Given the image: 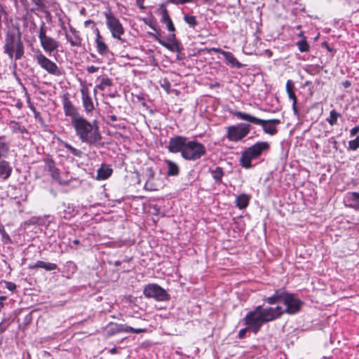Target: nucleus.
<instances>
[{"mask_svg":"<svg viewBox=\"0 0 359 359\" xmlns=\"http://www.w3.org/2000/svg\"><path fill=\"white\" fill-rule=\"evenodd\" d=\"M76 136L82 142L90 147L102 146V135L99 130L96 121L90 122L81 116L71 123Z\"/></svg>","mask_w":359,"mask_h":359,"instance_id":"obj_1","label":"nucleus"},{"mask_svg":"<svg viewBox=\"0 0 359 359\" xmlns=\"http://www.w3.org/2000/svg\"><path fill=\"white\" fill-rule=\"evenodd\" d=\"M4 53L8 58L19 60L24 56L25 46L18 29H9L5 34L3 46Z\"/></svg>","mask_w":359,"mask_h":359,"instance_id":"obj_2","label":"nucleus"},{"mask_svg":"<svg viewBox=\"0 0 359 359\" xmlns=\"http://www.w3.org/2000/svg\"><path fill=\"white\" fill-rule=\"evenodd\" d=\"M226 111L236 116L238 119L248 121L252 124L261 126L265 133L271 135H275L277 133L276 125L280 123V121L279 119L273 118L264 120L255 117L250 114L236 111L229 107H226Z\"/></svg>","mask_w":359,"mask_h":359,"instance_id":"obj_3","label":"nucleus"},{"mask_svg":"<svg viewBox=\"0 0 359 359\" xmlns=\"http://www.w3.org/2000/svg\"><path fill=\"white\" fill-rule=\"evenodd\" d=\"M243 325L248 326L252 332L257 334L262 327L269 320L265 313L264 307L261 305L255 306L252 310L249 311L245 316L241 320Z\"/></svg>","mask_w":359,"mask_h":359,"instance_id":"obj_4","label":"nucleus"},{"mask_svg":"<svg viewBox=\"0 0 359 359\" xmlns=\"http://www.w3.org/2000/svg\"><path fill=\"white\" fill-rule=\"evenodd\" d=\"M270 145L267 142H257L246 148L241 154L240 165L245 169L252 168V160L259 158L264 152L269 151Z\"/></svg>","mask_w":359,"mask_h":359,"instance_id":"obj_5","label":"nucleus"},{"mask_svg":"<svg viewBox=\"0 0 359 359\" xmlns=\"http://www.w3.org/2000/svg\"><path fill=\"white\" fill-rule=\"evenodd\" d=\"M207 152L204 144L196 140H189L182 151V158L187 161L200 159Z\"/></svg>","mask_w":359,"mask_h":359,"instance_id":"obj_6","label":"nucleus"},{"mask_svg":"<svg viewBox=\"0 0 359 359\" xmlns=\"http://www.w3.org/2000/svg\"><path fill=\"white\" fill-rule=\"evenodd\" d=\"M106 19V25L110 31L111 36L121 41H124L121 39V36L124 34V28L119 21V20L114 15V14L109 10L104 13Z\"/></svg>","mask_w":359,"mask_h":359,"instance_id":"obj_7","label":"nucleus"},{"mask_svg":"<svg viewBox=\"0 0 359 359\" xmlns=\"http://www.w3.org/2000/svg\"><path fill=\"white\" fill-rule=\"evenodd\" d=\"M33 52V58L36 60L37 64L42 69L55 76H60L62 74L61 70L57 65L43 55L41 50L36 49Z\"/></svg>","mask_w":359,"mask_h":359,"instance_id":"obj_8","label":"nucleus"},{"mask_svg":"<svg viewBox=\"0 0 359 359\" xmlns=\"http://www.w3.org/2000/svg\"><path fill=\"white\" fill-rule=\"evenodd\" d=\"M91 25V29L95 34V46L98 54L102 56H107L109 54L112 55L111 51L109 50L108 45L105 43L104 38L101 35L98 27L94 21L87 20L84 22V27H87Z\"/></svg>","mask_w":359,"mask_h":359,"instance_id":"obj_9","label":"nucleus"},{"mask_svg":"<svg viewBox=\"0 0 359 359\" xmlns=\"http://www.w3.org/2000/svg\"><path fill=\"white\" fill-rule=\"evenodd\" d=\"M250 123H239L227 128L226 137L231 142H238L245 137L251 130Z\"/></svg>","mask_w":359,"mask_h":359,"instance_id":"obj_10","label":"nucleus"},{"mask_svg":"<svg viewBox=\"0 0 359 359\" xmlns=\"http://www.w3.org/2000/svg\"><path fill=\"white\" fill-rule=\"evenodd\" d=\"M143 294L145 297L153 298L158 302H166L170 299L168 292L156 283H149L144 285Z\"/></svg>","mask_w":359,"mask_h":359,"instance_id":"obj_11","label":"nucleus"},{"mask_svg":"<svg viewBox=\"0 0 359 359\" xmlns=\"http://www.w3.org/2000/svg\"><path fill=\"white\" fill-rule=\"evenodd\" d=\"M145 331L146 329L134 328L126 324H119L114 322L109 323L104 327V334L107 337H111L121 332L140 334Z\"/></svg>","mask_w":359,"mask_h":359,"instance_id":"obj_12","label":"nucleus"},{"mask_svg":"<svg viewBox=\"0 0 359 359\" xmlns=\"http://www.w3.org/2000/svg\"><path fill=\"white\" fill-rule=\"evenodd\" d=\"M46 24L43 21L41 22L40 31L39 33V38L40 40L41 46L43 49L51 55V53L56 50L59 47V42L50 36H48L45 32Z\"/></svg>","mask_w":359,"mask_h":359,"instance_id":"obj_13","label":"nucleus"},{"mask_svg":"<svg viewBox=\"0 0 359 359\" xmlns=\"http://www.w3.org/2000/svg\"><path fill=\"white\" fill-rule=\"evenodd\" d=\"M283 304L285 306L284 311L286 314L295 315L302 310V306L304 305V302L297 298L295 294L288 292L285 298L283 299Z\"/></svg>","mask_w":359,"mask_h":359,"instance_id":"obj_14","label":"nucleus"},{"mask_svg":"<svg viewBox=\"0 0 359 359\" xmlns=\"http://www.w3.org/2000/svg\"><path fill=\"white\" fill-rule=\"evenodd\" d=\"M189 139L187 137L175 135L170 138L168 144L166 146L168 151L170 153L180 152L182 157V151L187 146Z\"/></svg>","mask_w":359,"mask_h":359,"instance_id":"obj_15","label":"nucleus"},{"mask_svg":"<svg viewBox=\"0 0 359 359\" xmlns=\"http://www.w3.org/2000/svg\"><path fill=\"white\" fill-rule=\"evenodd\" d=\"M207 51L210 53V51H213L215 53H219L224 57L225 60V63L231 67V68L241 69L244 67V65L241 63L234 56V55L229 51H225L222 50L219 48H211L210 49H207Z\"/></svg>","mask_w":359,"mask_h":359,"instance_id":"obj_16","label":"nucleus"},{"mask_svg":"<svg viewBox=\"0 0 359 359\" xmlns=\"http://www.w3.org/2000/svg\"><path fill=\"white\" fill-rule=\"evenodd\" d=\"M62 105L65 115L71 118V123L81 116L78 109L72 104L67 96L63 97Z\"/></svg>","mask_w":359,"mask_h":359,"instance_id":"obj_17","label":"nucleus"},{"mask_svg":"<svg viewBox=\"0 0 359 359\" xmlns=\"http://www.w3.org/2000/svg\"><path fill=\"white\" fill-rule=\"evenodd\" d=\"M288 292L285 287H280L275 290L272 295L264 298L263 300L269 305H274L279 302L283 304V299Z\"/></svg>","mask_w":359,"mask_h":359,"instance_id":"obj_18","label":"nucleus"},{"mask_svg":"<svg viewBox=\"0 0 359 359\" xmlns=\"http://www.w3.org/2000/svg\"><path fill=\"white\" fill-rule=\"evenodd\" d=\"M264 309L269 322L279 319L283 314L285 313L284 309H283V307L279 305H277L275 307H264Z\"/></svg>","mask_w":359,"mask_h":359,"instance_id":"obj_19","label":"nucleus"},{"mask_svg":"<svg viewBox=\"0 0 359 359\" xmlns=\"http://www.w3.org/2000/svg\"><path fill=\"white\" fill-rule=\"evenodd\" d=\"M82 104L85 111L87 114L91 113L94 110V104L92 98L90 96L88 89L83 88L81 90Z\"/></svg>","mask_w":359,"mask_h":359,"instance_id":"obj_20","label":"nucleus"},{"mask_svg":"<svg viewBox=\"0 0 359 359\" xmlns=\"http://www.w3.org/2000/svg\"><path fill=\"white\" fill-rule=\"evenodd\" d=\"M69 31L72 33V35L66 33V39L70 43L72 46L81 47L82 44V39L79 35V31L73 27H70Z\"/></svg>","mask_w":359,"mask_h":359,"instance_id":"obj_21","label":"nucleus"},{"mask_svg":"<svg viewBox=\"0 0 359 359\" xmlns=\"http://www.w3.org/2000/svg\"><path fill=\"white\" fill-rule=\"evenodd\" d=\"M62 210L58 212L59 216L65 219H70L75 215V208L72 204L62 203Z\"/></svg>","mask_w":359,"mask_h":359,"instance_id":"obj_22","label":"nucleus"},{"mask_svg":"<svg viewBox=\"0 0 359 359\" xmlns=\"http://www.w3.org/2000/svg\"><path fill=\"white\" fill-rule=\"evenodd\" d=\"M38 268L43 269L47 271H51L57 269V265L55 263L46 262L41 260H38L36 263L28 265L29 269L33 270Z\"/></svg>","mask_w":359,"mask_h":359,"instance_id":"obj_23","label":"nucleus"},{"mask_svg":"<svg viewBox=\"0 0 359 359\" xmlns=\"http://www.w3.org/2000/svg\"><path fill=\"white\" fill-rule=\"evenodd\" d=\"M44 163L51 177L57 180L60 177V170L56 167L55 163L52 158L48 157L44 159Z\"/></svg>","mask_w":359,"mask_h":359,"instance_id":"obj_24","label":"nucleus"},{"mask_svg":"<svg viewBox=\"0 0 359 359\" xmlns=\"http://www.w3.org/2000/svg\"><path fill=\"white\" fill-rule=\"evenodd\" d=\"M13 168L9 162L6 160H0V179L6 180L12 173Z\"/></svg>","mask_w":359,"mask_h":359,"instance_id":"obj_25","label":"nucleus"},{"mask_svg":"<svg viewBox=\"0 0 359 359\" xmlns=\"http://www.w3.org/2000/svg\"><path fill=\"white\" fill-rule=\"evenodd\" d=\"M161 22L166 25V28L170 32H175V27L169 15L168 11L165 8L161 9Z\"/></svg>","mask_w":359,"mask_h":359,"instance_id":"obj_26","label":"nucleus"},{"mask_svg":"<svg viewBox=\"0 0 359 359\" xmlns=\"http://www.w3.org/2000/svg\"><path fill=\"white\" fill-rule=\"evenodd\" d=\"M209 172L216 184L220 185L223 183L222 178L224 175V172L222 167L217 166L215 168H210Z\"/></svg>","mask_w":359,"mask_h":359,"instance_id":"obj_27","label":"nucleus"},{"mask_svg":"<svg viewBox=\"0 0 359 359\" xmlns=\"http://www.w3.org/2000/svg\"><path fill=\"white\" fill-rule=\"evenodd\" d=\"M112 168L108 165L102 164V166L97 170L96 180H105L112 175Z\"/></svg>","mask_w":359,"mask_h":359,"instance_id":"obj_28","label":"nucleus"},{"mask_svg":"<svg viewBox=\"0 0 359 359\" xmlns=\"http://www.w3.org/2000/svg\"><path fill=\"white\" fill-rule=\"evenodd\" d=\"M346 201L349 203L348 207L359 210V192L353 191L348 193Z\"/></svg>","mask_w":359,"mask_h":359,"instance_id":"obj_29","label":"nucleus"},{"mask_svg":"<svg viewBox=\"0 0 359 359\" xmlns=\"http://www.w3.org/2000/svg\"><path fill=\"white\" fill-rule=\"evenodd\" d=\"M250 196L247 194H241L236 198V205L240 210L246 208L250 203Z\"/></svg>","mask_w":359,"mask_h":359,"instance_id":"obj_30","label":"nucleus"},{"mask_svg":"<svg viewBox=\"0 0 359 359\" xmlns=\"http://www.w3.org/2000/svg\"><path fill=\"white\" fill-rule=\"evenodd\" d=\"M50 218L51 217L50 215H47L44 217H32L29 221L26 222V224H36L47 228L49 226L51 222Z\"/></svg>","mask_w":359,"mask_h":359,"instance_id":"obj_31","label":"nucleus"},{"mask_svg":"<svg viewBox=\"0 0 359 359\" xmlns=\"http://www.w3.org/2000/svg\"><path fill=\"white\" fill-rule=\"evenodd\" d=\"M168 166L167 177H176L180 173V168L177 164L170 160H165Z\"/></svg>","mask_w":359,"mask_h":359,"instance_id":"obj_32","label":"nucleus"},{"mask_svg":"<svg viewBox=\"0 0 359 359\" xmlns=\"http://www.w3.org/2000/svg\"><path fill=\"white\" fill-rule=\"evenodd\" d=\"M145 175L147 177V182L144 184V188L147 190L149 191L156 190V189L153 187V184L151 182L154 180L155 176V172L153 170L152 168L149 167L146 168Z\"/></svg>","mask_w":359,"mask_h":359,"instance_id":"obj_33","label":"nucleus"},{"mask_svg":"<svg viewBox=\"0 0 359 359\" xmlns=\"http://www.w3.org/2000/svg\"><path fill=\"white\" fill-rule=\"evenodd\" d=\"M9 127L13 133L25 134L28 133L27 129L22 126L20 122L15 121H11Z\"/></svg>","mask_w":359,"mask_h":359,"instance_id":"obj_34","label":"nucleus"},{"mask_svg":"<svg viewBox=\"0 0 359 359\" xmlns=\"http://www.w3.org/2000/svg\"><path fill=\"white\" fill-rule=\"evenodd\" d=\"M60 145H62V147L66 148L67 149V151L71 154H72L74 156H76V157H78V158H81L82 157L83 151L81 150H80V149H78L74 147L73 146H72L68 142H67L65 141H61L60 142Z\"/></svg>","mask_w":359,"mask_h":359,"instance_id":"obj_35","label":"nucleus"},{"mask_svg":"<svg viewBox=\"0 0 359 359\" xmlns=\"http://www.w3.org/2000/svg\"><path fill=\"white\" fill-rule=\"evenodd\" d=\"M113 83L111 79H110L107 76H103L100 79V83L95 86L94 89V92H96V89H99L100 90H104L107 87H109L112 86Z\"/></svg>","mask_w":359,"mask_h":359,"instance_id":"obj_36","label":"nucleus"},{"mask_svg":"<svg viewBox=\"0 0 359 359\" xmlns=\"http://www.w3.org/2000/svg\"><path fill=\"white\" fill-rule=\"evenodd\" d=\"M163 47L172 52L180 53L184 50V47L180 41H175L172 43H168L166 41L165 44H163Z\"/></svg>","mask_w":359,"mask_h":359,"instance_id":"obj_37","label":"nucleus"},{"mask_svg":"<svg viewBox=\"0 0 359 359\" xmlns=\"http://www.w3.org/2000/svg\"><path fill=\"white\" fill-rule=\"evenodd\" d=\"M9 151V146L4 141V137L0 136V159L1 158H6Z\"/></svg>","mask_w":359,"mask_h":359,"instance_id":"obj_38","label":"nucleus"},{"mask_svg":"<svg viewBox=\"0 0 359 359\" xmlns=\"http://www.w3.org/2000/svg\"><path fill=\"white\" fill-rule=\"evenodd\" d=\"M294 90V82L292 80H288L286 83V91L288 95V97L292 101H294V100H297Z\"/></svg>","mask_w":359,"mask_h":359,"instance_id":"obj_39","label":"nucleus"},{"mask_svg":"<svg viewBox=\"0 0 359 359\" xmlns=\"http://www.w3.org/2000/svg\"><path fill=\"white\" fill-rule=\"evenodd\" d=\"M296 46L301 53L309 52L310 50V45L308 43L306 37H304L301 40L297 41Z\"/></svg>","mask_w":359,"mask_h":359,"instance_id":"obj_40","label":"nucleus"},{"mask_svg":"<svg viewBox=\"0 0 359 359\" xmlns=\"http://www.w3.org/2000/svg\"><path fill=\"white\" fill-rule=\"evenodd\" d=\"M184 20L189 26V27L192 29H195V27L198 25V22L196 20V18L194 15L184 14Z\"/></svg>","mask_w":359,"mask_h":359,"instance_id":"obj_41","label":"nucleus"},{"mask_svg":"<svg viewBox=\"0 0 359 359\" xmlns=\"http://www.w3.org/2000/svg\"><path fill=\"white\" fill-rule=\"evenodd\" d=\"M341 116V114L338 113L336 110L332 109L330 112V116L327 118V121L332 126H334L337 123V119Z\"/></svg>","mask_w":359,"mask_h":359,"instance_id":"obj_42","label":"nucleus"},{"mask_svg":"<svg viewBox=\"0 0 359 359\" xmlns=\"http://www.w3.org/2000/svg\"><path fill=\"white\" fill-rule=\"evenodd\" d=\"M0 234L1 236V241L4 244H12L13 241L11 238L10 236L6 233L4 227L1 226L0 227Z\"/></svg>","mask_w":359,"mask_h":359,"instance_id":"obj_43","label":"nucleus"},{"mask_svg":"<svg viewBox=\"0 0 359 359\" xmlns=\"http://www.w3.org/2000/svg\"><path fill=\"white\" fill-rule=\"evenodd\" d=\"M359 148V135L352 140L348 142V149L355 151Z\"/></svg>","mask_w":359,"mask_h":359,"instance_id":"obj_44","label":"nucleus"},{"mask_svg":"<svg viewBox=\"0 0 359 359\" xmlns=\"http://www.w3.org/2000/svg\"><path fill=\"white\" fill-rule=\"evenodd\" d=\"M192 1V0H166L164 4H162L161 5V9L165 8V6L168 4H184L186 3H189Z\"/></svg>","mask_w":359,"mask_h":359,"instance_id":"obj_45","label":"nucleus"},{"mask_svg":"<svg viewBox=\"0 0 359 359\" xmlns=\"http://www.w3.org/2000/svg\"><path fill=\"white\" fill-rule=\"evenodd\" d=\"M12 321L8 318H4L1 323H0V334L4 333L7 328L9 327V325L11 324Z\"/></svg>","mask_w":359,"mask_h":359,"instance_id":"obj_46","label":"nucleus"},{"mask_svg":"<svg viewBox=\"0 0 359 359\" xmlns=\"http://www.w3.org/2000/svg\"><path fill=\"white\" fill-rule=\"evenodd\" d=\"M150 35L154 39L155 41H156L162 46H163V44H165L166 41L162 38V36L159 32H156V33L155 34L150 33Z\"/></svg>","mask_w":359,"mask_h":359,"instance_id":"obj_47","label":"nucleus"},{"mask_svg":"<svg viewBox=\"0 0 359 359\" xmlns=\"http://www.w3.org/2000/svg\"><path fill=\"white\" fill-rule=\"evenodd\" d=\"M160 86L162 88H163L167 92H169L171 88V83L169 80L166 78L160 81Z\"/></svg>","mask_w":359,"mask_h":359,"instance_id":"obj_48","label":"nucleus"},{"mask_svg":"<svg viewBox=\"0 0 359 359\" xmlns=\"http://www.w3.org/2000/svg\"><path fill=\"white\" fill-rule=\"evenodd\" d=\"M5 287L8 289V290L11 291L12 292H15L16 290V285L10 281H6L4 280Z\"/></svg>","mask_w":359,"mask_h":359,"instance_id":"obj_49","label":"nucleus"},{"mask_svg":"<svg viewBox=\"0 0 359 359\" xmlns=\"http://www.w3.org/2000/svg\"><path fill=\"white\" fill-rule=\"evenodd\" d=\"M250 330V328L248 326H246L245 327L241 329L237 335V338L239 339H243L245 337L247 332Z\"/></svg>","mask_w":359,"mask_h":359,"instance_id":"obj_50","label":"nucleus"},{"mask_svg":"<svg viewBox=\"0 0 359 359\" xmlns=\"http://www.w3.org/2000/svg\"><path fill=\"white\" fill-rule=\"evenodd\" d=\"M36 6L37 10H41L46 7L44 0H31Z\"/></svg>","mask_w":359,"mask_h":359,"instance_id":"obj_51","label":"nucleus"},{"mask_svg":"<svg viewBox=\"0 0 359 359\" xmlns=\"http://www.w3.org/2000/svg\"><path fill=\"white\" fill-rule=\"evenodd\" d=\"M80 244V241L79 239L72 240L70 238H69V245L71 248L76 249L77 246Z\"/></svg>","mask_w":359,"mask_h":359,"instance_id":"obj_52","label":"nucleus"},{"mask_svg":"<svg viewBox=\"0 0 359 359\" xmlns=\"http://www.w3.org/2000/svg\"><path fill=\"white\" fill-rule=\"evenodd\" d=\"M165 41L168 43H172L175 41H177L178 40L176 38V34H175V32H170V34L168 36Z\"/></svg>","mask_w":359,"mask_h":359,"instance_id":"obj_53","label":"nucleus"},{"mask_svg":"<svg viewBox=\"0 0 359 359\" xmlns=\"http://www.w3.org/2000/svg\"><path fill=\"white\" fill-rule=\"evenodd\" d=\"M67 266H68L72 271V273L75 272L77 269L76 265L72 261L67 262Z\"/></svg>","mask_w":359,"mask_h":359,"instance_id":"obj_54","label":"nucleus"},{"mask_svg":"<svg viewBox=\"0 0 359 359\" xmlns=\"http://www.w3.org/2000/svg\"><path fill=\"white\" fill-rule=\"evenodd\" d=\"M297 100H294V101H292V110H293L294 116H296L297 117H299V111H298V109L297 107Z\"/></svg>","mask_w":359,"mask_h":359,"instance_id":"obj_55","label":"nucleus"},{"mask_svg":"<svg viewBox=\"0 0 359 359\" xmlns=\"http://www.w3.org/2000/svg\"><path fill=\"white\" fill-rule=\"evenodd\" d=\"M359 133V124L353 127L350 130V135L355 136Z\"/></svg>","mask_w":359,"mask_h":359,"instance_id":"obj_56","label":"nucleus"},{"mask_svg":"<svg viewBox=\"0 0 359 359\" xmlns=\"http://www.w3.org/2000/svg\"><path fill=\"white\" fill-rule=\"evenodd\" d=\"M98 69H99L98 67H95V66H93V65L89 66L87 68V71L90 74H93V73L97 72Z\"/></svg>","mask_w":359,"mask_h":359,"instance_id":"obj_57","label":"nucleus"},{"mask_svg":"<svg viewBox=\"0 0 359 359\" xmlns=\"http://www.w3.org/2000/svg\"><path fill=\"white\" fill-rule=\"evenodd\" d=\"M329 142L330 143L332 144L333 145V148L335 149V150H337L338 149V142L337 141L334 139V137H331L329 139Z\"/></svg>","mask_w":359,"mask_h":359,"instance_id":"obj_58","label":"nucleus"},{"mask_svg":"<svg viewBox=\"0 0 359 359\" xmlns=\"http://www.w3.org/2000/svg\"><path fill=\"white\" fill-rule=\"evenodd\" d=\"M322 46L324 47V48H326V49L329 51V52H333V51H335V50L330 47V46L329 45V43L326 41H324L323 43H322Z\"/></svg>","mask_w":359,"mask_h":359,"instance_id":"obj_59","label":"nucleus"},{"mask_svg":"<svg viewBox=\"0 0 359 359\" xmlns=\"http://www.w3.org/2000/svg\"><path fill=\"white\" fill-rule=\"evenodd\" d=\"M341 85L344 88H348L351 86V81L346 80L341 83Z\"/></svg>","mask_w":359,"mask_h":359,"instance_id":"obj_60","label":"nucleus"},{"mask_svg":"<svg viewBox=\"0 0 359 359\" xmlns=\"http://www.w3.org/2000/svg\"><path fill=\"white\" fill-rule=\"evenodd\" d=\"M143 2H144V0H137L136 1L137 6L138 7H140V8H144V7L143 6Z\"/></svg>","mask_w":359,"mask_h":359,"instance_id":"obj_61","label":"nucleus"},{"mask_svg":"<svg viewBox=\"0 0 359 359\" xmlns=\"http://www.w3.org/2000/svg\"><path fill=\"white\" fill-rule=\"evenodd\" d=\"M176 58H177L178 60H182L183 58H185V55L182 52L177 53Z\"/></svg>","mask_w":359,"mask_h":359,"instance_id":"obj_62","label":"nucleus"},{"mask_svg":"<svg viewBox=\"0 0 359 359\" xmlns=\"http://www.w3.org/2000/svg\"><path fill=\"white\" fill-rule=\"evenodd\" d=\"M31 109L34 112L35 118H37V117L40 116L39 112L36 110L34 107H32Z\"/></svg>","mask_w":359,"mask_h":359,"instance_id":"obj_63","label":"nucleus"},{"mask_svg":"<svg viewBox=\"0 0 359 359\" xmlns=\"http://www.w3.org/2000/svg\"><path fill=\"white\" fill-rule=\"evenodd\" d=\"M109 353L111 354H116L118 353L117 348L116 347H113L112 348L109 350Z\"/></svg>","mask_w":359,"mask_h":359,"instance_id":"obj_64","label":"nucleus"}]
</instances>
